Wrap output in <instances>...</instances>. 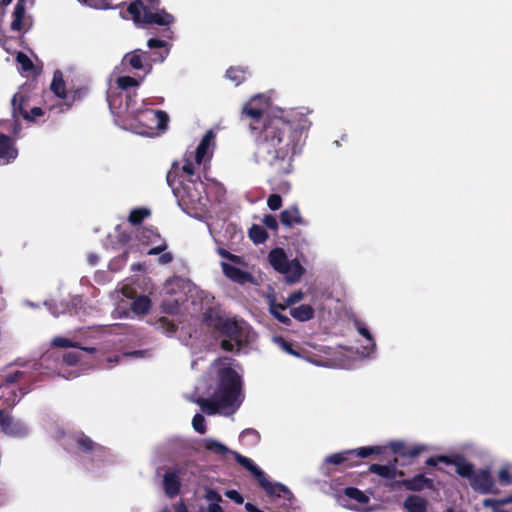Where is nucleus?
Instances as JSON below:
<instances>
[{
  "label": "nucleus",
  "mask_w": 512,
  "mask_h": 512,
  "mask_svg": "<svg viewBox=\"0 0 512 512\" xmlns=\"http://www.w3.org/2000/svg\"><path fill=\"white\" fill-rule=\"evenodd\" d=\"M53 345L60 348H68L75 346L70 339L64 337H56L53 340Z\"/></svg>",
  "instance_id": "59"
},
{
  "label": "nucleus",
  "mask_w": 512,
  "mask_h": 512,
  "mask_svg": "<svg viewBox=\"0 0 512 512\" xmlns=\"http://www.w3.org/2000/svg\"><path fill=\"white\" fill-rule=\"evenodd\" d=\"M192 426L195 429V431H197L200 434H204L206 432L205 417L200 413L195 414L192 419Z\"/></svg>",
  "instance_id": "47"
},
{
  "label": "nucleus",
  "mask_w": 512,
  "mask_h": 512,
  "mask_svg": "<svg viewBox=\"0 0 512 512\" xmlns=\"http://www.w3.org/2000/svg\"><path fill=\"white\" fill-rule=\"evenodd\" d=\"M77 447L84 453L95 454L97 456H103L105 448L100 444L94 442L90 437L85 434H81L77 439Z\"/></svg>",
  "instance_id": "21"
},
{
  "label": "nucleus",
  "mask_w": 512,
  "mask_h": 512,
  "mask_svg": "<svg viewBox=\"0 0 512 512\" xmlns=\"http://www.w3.org/2000/svg\"><path fill=\"white\" fill-rule=\"evenodd\" d=\"M268 260L277 272H283L289 262L285 251L282 248H274L269 252Z\"/></svg>",
  "instance_id": "24"
},
{
  "label": "nucleus",
  "mask_w": 512,
  "mask_h": 512,
  "mask_svg": "<svg viewBox=\"0 0 512 512\" xmlns=\"http://www.w3.org/2000/svg\"><path fill=\"white\" fill-rule=\"evenodd\" d=\"M139 241L145 245L157 244L162 238L158 232L151 228H142L138 234Z\"/></svg>",
  "instance_id": "37"
},
{
  "label": "nucleus",
  "mask_w": 512,
  "mask_h": 512,
  "mask_svg": "<svg viewBox=\"0 0 512 512\" xmlns=\"http://www.w3.org/2000/svg\"><path fill=\"white\" fill-rule=\"evenodd\" d=\"M231 454L234 456L236 462L248 470L256 479L257 482L263 479L264 471H262L250 458H247L236 451H232Z\"/></svg>",
  "instance_id": "23"
},
{
  "label": "nucleus",
  "mask_w": 512,
  "mask_h": 512,
  "mask_svg": "<svg viewBox=\"0 0 512 512\" xmlns=\"http://www.w3.org/2000/svg\"><path fill=\"white\" fill-rule=\"evenodd\" d=\"M217 332L226 337L220 342L224 351L233 352L235 348L240 351L247 342L244 328L236 320L226 318Z\"/></svg>",
  "instance_id": "9"
},
{
  "label": "nucleus",
  "mask_w": 512,
  "mask_h": 512,
  "mask_svg": "<svg viewBox=\"0 0 512 512\" xmlns=\"http://www.w3.org/2000/svg\"><path fill=\"white\" fill-rule=\"evenodd\" d=\"M81 4L87 5L91 8L95 9H114L119 6L123 2H117L116 0H77Z\"/></svg>",
  "instance_id": "36"
},
{
  "label": "nucleus",
  "mask_w": 512,
  "mask_h": 512,
  "mask_svg": "<svg viewBox=\"0 0 512 512\" xmlns=\"http://www.w3.org/2000/svg\"><path fill=\"white\" fill-rule=\"evenodd\" d=\"M397 461V458H395L394 463L390 465L371 464L368 470L386 479H394L396 476L402 477L404 472L396 468Z\"/></svg>",
  "instance_id": "20"
},
{
  "label": "nucleus",
  "mask_w": 512,
  "mask_h": 512,
  "mask_svg": "<svg viewBox=\"0 0 512 512\" xmlns=\"http://www.w3.org/2000/svg\"><path fill=\"white\" fill-rule=\"evenodd\" d=\"M258 484L269 497H282L284 499L290 500L293 496L292 492L287 486L278 482L273 483L269 481L266 474H264L263 479L261 478Z\"/></svg>",
  "instance_id": "13"
},
{
  "label": "nucleus",
  "mask_w": 512,
  "mask_h": 512,
  "mask_svg": "<svg viewBox=\"0 0 512 512\" xmlns=\"http://www.w3.org/2000/svg\"><path fill=\"white\" fill-rule=\"evenodd\" d=\"M384 451L381 446H367L357 449L344 450L338 453L328 455L324 463L336 466H343L344 468L354 467L359 464L358 458H367L371 455H380Z\"/></svg>",
  "instance_id": "8"
},
{
  "label": "nucleus",
  "mask_w": 512,
  "mask_h": 512,
  "mask_svg": "<svg viewBox=\"0 0 512 512\" xmlns=\"http://www.w3.org/2000/svg\"><path fill=\"white\" fill-rule=\"evenodd\" d=\"M226 76L234 82L235 85H239L246 79V70L241 67H230L226 71Z\"/></svg>",
  "instance_id": "43"
},
{
  "label": "nucleus",
  "mask_w": 512,
  "mask_h": 512,
  "mask_svg": "<svg viewBox=\"0 0 512 512\" xmlns=\"http://www.w3.org/2000/svg\"><path fill=\"white\" fill-rule=\"evenodd\" d=\"M123 115H118L117 121L125 128H129L131 123L134 120V116L138 113V108H133L132 104H127L126 101L123 102Z\"/></svg>",
  "instance_id": "33"
},
{
  "label": "nucleus",
  "mask_w": 512,
  "mask_h": 512,
  "mask_svg": "<svg viewBox=\"0 0 512 512\" xmlns=\"http://www.w3.org/2000/svg\"><path fill=\"white\" fill-rule=\"evenodd\" d=\"M221 266L224 275L235 283L245 284L253 280V276L251 275V273L244 271L238 267H235L226 262H222Z\"/></svg>",
  "instance_id": "16"
},
{
  "label": "nucleus",
  "mask_w": 512,
  "mask_h": 512,
  "mask_svg": "<svg viewBox=\"0 0 512 512\" xmlns=\"http://www.w3.org/2000/svg\"><path fill=\"white\" fill-rule=\"evenodd\" d=\"M151 308V300L146 295H141L135 298L131 303V310L137 315H144L148 313Z\"/></svg>",
  "instance_id": "34"
},
{
  "label": "nucleus",
  "mask_w": 512,
  "mask_h": 512,
  "mask_svg": "<svg viewBox=\"0 0 512 512\" xmlns=\"http://www.w3.org/2000/svg\"><path fill=\"white\" fill-rule=\"evenodd\" d=\"M267 206L272 211H277L282 206V197L279 194H271L267 199Z\"/></svg>",
  "instance_id": "50"
},
{
  "label": "nucleus",
  "mask_w": 512,
  "mask_h": 512,
  "mask_svg": "<svg viewBox=\"0 0 512 512\" xmlns=\"http://www.w3.org/2000/svg\"><path fill=\"white\" fill-rule=\"evenodd\" d=\"M280 222L283 226L288 228L305 224V220L296 205L290 206L280 213Z\"/></svg>",
  "instance_id": "17"
},
{
  "label": "nucleus",
  "mask_w": 512,
  "mask_h": 512,
  "mask_svg": "<svg viewBox=\"0 0 512 512\" xmlns=\"http://www.w3.org/2000/svg\"><path fill=\"white\" fill-rule=\"evenodd\" d=\"M226 318L221 314L220 310L209 307L203 313V323L209 327L217 331L220 325Z\"/></svg>",
  "instance_id": "26"
},
{
  "label": "nucleus",
  "mask_w": 512,
  "mask_h": 512,
  "mask_svg": "<svg viewBox=\"0 0 512 512\" xmlns=\"http://www.w3.org/2000/svg\"><path fill=\"white\" fill-rule=\"evenodd\" d=\"M214 137H215V135H214L213 131L209 130L206 132V134L201 139L199 145L196 148V152H195V161L198 164H201L205 160V158L208 154V150L210 148L211 142Z\"/></svg>",
  "instance_id": "30"
},
{
  "label": "nucleus",
  "mask_w": 512,
  "mask_h": 512,
  "mask_svg": "<svg viewBox=\"0 0 512 512\" xmlns=\"http://www.w3.org/2000/svg\"><path fill=\"white\" fill-rule=\"evenodd\" d=\"M2 430L8 435L18 438L25 437L29 433L28 427L23 422L15 421L10 415L6 418Z\"/></svg>",
  "instance_id": "19"
},
{
  "label": "nucleus",
  "mask_w": 512,
  "mask_h": 512,
  "mask_svg": "<svg viewBox=\"0 0 512 512\" xmlns=\"http://www.w3.org/2000/svg\"><path fill=\"white\" fill-rule=\"evenodd\" d=\"M225 496L234 501L236 504H243L244 498L243 496L236 490H227L225 492Z\"/></svg>",
  "instance_id": "58"
},
{
  "label": "nucleus",
  "mask_w": 512,
  "mask_h": 512,
  "mask_svg": "<svg viewBox=\"0 0 512 512\" xmlns=\"http://www.w3.org/2000/svg\"><path fill=\"white\" fill-rule=\"evenodd\" d=\"M390 450L402 458H416L422 452L427 450V447L422 444L409 445L404 441H391L389 443Z\"/></svg>",
  "instance_id": "12"
},
{
  "label": "nucleus",
  "mask_w": 512,
  "mask_h": 512,
  "mask_svg": "<svg viewBox=\"0 0 512 512\" xmlns=\"http://www.w3.org/2000/svg\"><path fill=\"white\" fill-rule=\"evenodd\" d=\"M173 261V254L171 252H162L158 262L159 264L166 265Z\"/></svg>",
  "instance_id": "64"
},
{
  "label": "nucleus",
  "mask_w": 512,
  "mask_h": 512,
  "mask_svg": "<svg viewBox=\"0 0 512 512\" xmlns=\"http://www.w3.org/2000/svg\"><path fill=\"white\" fill-rule=\"evenodd\" d=\"M256 98L244 104L242 116L249 118L248 127L255 143L254 157L278 175H288L295 156L302 153L311 122L292 112L287 116L271 114L254 105Z\"/></svg>",
  "instance_id": "1"
},
{
  "label": "nucleus",
  "mask_w": 512,
  "mask_h": 512,
  "mask_svg": "<svg viewBox=\"0 0 512 512\" xmlns=\"http://www.w3.org/2000/svg\"><path fill=\"white\" fill-rule=\"evenodd\" d=\"M248 436H251L253 438L254 442H257L260 439L259 433L255 429H252V428H248V429L243 430L241 435H240L241 438H245V437H248Z\"/></svg>",
  "instance_id": "61"
},
{
  "label": "nucleus",
  "mask_w": 512,
  "mask_h": 512,
  "mask_svg": "<svg viewBox=\"0 0 512 512\" xmlns=\"http://www.w3.org/2000/svg\"><path fill=\"white\" fill-rule=\"evenodd\" d=\"M156 325L158 329L167 334H173L177 330V325L167 317H160Z\"/></svg>",
  "instance_id": "45"
},
{
  "label": "nucleus",
  "mask_w": 512,
  "mask_h": 512,
  "mask_svg": "<svg viewBox=\"0 0 512 512\" xmlns=\"http://www.w3.org/2000/svg\"><path fill=\"white\" fill-rule=\"evenodd\" d=\"M27 373L25 371H15L6 375L0 376V403L7 407H13L21 397L30 391L29 387L15 386L16 383L27 382Z\"/></svg>",
  "instance_id": "7"
},
{
  "label": "nucleus",
  "mask_w": 512,
  "mask_h": 512,
  "mask_svg": "<svg viewBox=\"0 0 512 512\" xmlns=\"http://www.w3.org/2000/svg\"><path fill=\"white\" fill-rule=\"evenodd\" d=\"M428 502L419 495H408L403 503L406 512H427Z\"/></svg>",
  "instance_id": "25"
},
{
  "label": "nucleus",
  "mask_w": 512,
  "mask_h": 512,
  "mask_svg": "<svg viewBox=\"0 0 512 512\" xmlns=\"http://www.w3.org/2000/svg\"><path fill=\"white\" fill-rule=\"evenodd\" d=\"M248 235L254 244H263L268 239V233L264 227L253 224L248 231Z\"/></svg>",
  "instance_id": "38"
},
{
  "label": "nucleus",
  "mask_w": 512,
  "mask_h": 512,
  "mask_svg": "<svg viewBox=\"0 0 512 512\" xmlns=\"http://www.w3.org/2000/svg\"><path fill=\"white\" fill-rule=\"evenodd\" d=\"M461 457H457L455 459L450 458L446 455H438L431 456L426 460V465L436 467L438 463H444L446 465H454L456 467V463H459Z\"/></svg>",
  "instance_id": "44"
},
{
  "label": "nucleus",
  "mask_w": 512,
  "mask_h": 512,
  "mask_svg": "<svg viewBox=\"0 0 512 512\" xmlns=\"http://www.w3.org/2000/svg\"><path fill=\"white\" fill-rule=\"evenodd\" d=\"M163 489L165 494L169 498H174L180 493L181 490V480L179 476V471L171 470L167 471L163 476Z\"/></svg>",
  "instance_id": "14"
},
{
  "label": "nucleus",
  "mask_w": 512,
  "mask_h": 512,
  "mask_svg": "<svg viewBox=\"0 0 512 512\" xmlns=\"http://www.w3.org/2000/svg\"><path fill=\"white\" fill-rule=\"evenodd\" d=\"M27 19L26 8L21 5H15L10 29L15 32H21L25 28Z\"/></svg>",
  "instance_id": "29"
},
{
  "label": "nucleus",
  "mask_w": 512,
  "mask_h": 512,
  "mask_svg": "<svg viewBox=\"0 0 512 512\" xmlns=\"http://www.w3.org/2000/svg\"><path fill=\"white\" fill-rule=\"evenodd\" d=\"M395 485L404 487L408 491L420 492L424 489H434V480L425 477V475L422 473H419L410 479H402L396 481Z\"/></svg>",
  "instance_id": "11"
},
{
  "label": "nucleus",
  "mask_w": 512,
  "mask_h": 512,
  "mask_svg": "<svg viewBox=\"0 0 512 512\" xmlns=\"http://www.w3.org/2000/svg\"><path fill=\"white\" fill-rule=\"evenodd\" d=\"M50 88L59 98H66V85L63 79V75L60 71H55Z\"/></svg>",
  "instance_id": "35"
},
{
  "label": "nucleus",
  "mask_w": 512,
  "mask_h": 512,
  "mask_svg": "<svg viewBox=\"0 0 512 512\" xmlns=\"http://www.w3.org/2000/svg\"><path fill=\"white\" fill-rule=\"evenodd\" d=\"M456 473L469 480L471 488L480 494H489L493 492L494 480L487 468L476 470L474 465L461 457L459 463H456Z\"/></svg>",
  "instance_id": "6"
},
{
  "label": "nucleus",
  "mask_w": 512,
  "mask_h": 512,
  "mask_svg": "<svg viewBox=\"0 0 512 512\" xmlns=\"http://www.w3.org/2000/svg\"><path fill=\"white\" fill-rule=\"evenodd\" d=\"M81 355L78 352H66L63 355V362L69 366L77 365L80 361Z\"/></svg>",
  "instance_id": "52"
},
{
  "label": "nucleus",
  "mask_w": 512,
  "mask_h": 512,
  "mask_svg": "<svg viewBox=\"0 0 512 512\" xmlns=\"http://www.w3.org/2000/svg\"><path fill=\"white\" fill-rule=\"evenodd\" d=\"M45 114L44 110L40 107H32L28 110L27 114H23V119L28 122H33L37 117H41Z\"/></svg>",
  "instance_id": "49"
},
{
  "label": "nucleus",
  "mask_w": 512,
  "mask_h": 512,
  "mask_svg": "<svg viewBox=\"0 0 512 512\" xmlns=\"http://www.w3.org/2000/svg\"><path fill=\"white\" fill-rule=\"evenodd\" d=\"M204 448L217 455H225L232 451L215 439H205Z\"/></svg>",
  "instance_id": "40"
},
{
  "label": "nucleus",
  "mask_w": 512,
  "mask_h": 512,
  "mask_svg": "<svg viewBox=\"0 0 512 512\" xmlns=\"http://www.w3.org/2000/svg\"><path fill=\"white\" fill-rule=\"evenodd\" d=\"M356 326H357V331L359 332V334H361L363 337H365L368 341H370L372 343L373 346H375V343H374V340H373V337L370 333V331L368 330L367 327L363 326L361 323L359 322H356Z\"/></svg>",
  "instance_id": "60"
},
{
  "label": "nucleus",
  "mask_w": 512,
  "mask_h": 512,
  "mask_svg": "<svg viewBox=\"0 0 512 512\" xmlns=\"http://www.w3.org/2000/svg\"><path fill=\"white\" fill-rule=\"evenodd\" d=\"M179 169L180 176L177 178V182L180 180H195V178L200 177L195 173L194 164L190 160H186L182 166L179 165Z\"/></svg>",
  "instance_id": "39"
},
{
  "label": "nucleus",
  "mask_w": 512,
  "mask_h": 512,
  "mask_svg": "<svg viewBox=\"0 0 512 512\" xmlns=\"http://www.w3.org/2000/svg\"><path fill=\"white\" fill-rule=\"evenodd\" d=\"M117 86L122 92H128L127 89L130 87L138 86L139 82L131 76H120L117 78Z\"/></svg>",
  "instance_id": "46"
},
{
  "label": "nucleus",
  "mask_w": 512,
  "mask_h": 512,
  "mask_svg": "<svg viewBox=\"0 0 512 512\" xmlns=\"http://www.w3.org/2000/svg\"><path fill=\"white\" fill-rule=\"evenodd\" d=\"M344 494L352 499L358 502L361 505H365L369 502V497L361 490H359L356 487H347L344 489Z\"/></svg>",
  "instance_id": "41"
},
{
  "label": "nucleus",
  "mask_w": 512,
  "mask_h": 512,
  "mask_svg": "<svg viewBox=\"0 0 512 512\" xmlns=\"http://www.w3.org/2000/svg\"><path fill=\"white\" fill-rule=\"evenodd\" d=\"M29 102L30 96L26 91L19 90L16 92L11 100L12 116L14 118H18V116L23 118V114H27L30 109Z\"/></svg>",
  "instance_id": "15"
},
{
  "label": "nucleus",
  "mask_w": 512,
  "mask_h": 512,
  "mask_svg": "<svg viewBox=\"0 0 512 512\" xmlns=\"http://www.w3.org/2000/svg\"><path fill=\"white\" fill-rule=\"evenodd\" d=\"M498 481L502 486H508L512 484V475L508 469L502 468L498 473Z\"/></svg>",
  "instance_id": "53"
},
{
  "label": "nucleus",
  "mask_w": 512,
  "mask_h": 512,
  "mask_svg": "<svg viewBox=\"0 0 512 512\" xmlns=\"http://www.w3.org/2000/svg\"><path fill=\"white\" fill-rule=\"evenodd\" d=\"M303 298V293L301 291H296V292H293L291 295H289V297L286 299L287 300V305H293L299 301H301Z\"/></svg>",
  "instance_id": "62"
},
{
  "label": "nucleus",
  "mask_w": 512,
  "mask_h": 512,
  "mask_svg": "<svg viewBox=\"0 0 512 512\" xmlns=\"http://www.w3.org/2000/svg\"><path fill=\"white\" fill-rule=\"evenodd\" d=\"M124 60L127 61L133 69L145 70L147 73L149 72L145 51L141 49H135L127 53Z\"/></svg>",
  "instance_id": "22"
},
{
  "label": "nucleus",
  "mask_w": 512,
  "mask_h": 512,
  "mask_svg": "<svg viewBox=\"0 0 512 512\" xmlns=\"http://www.w3.org/2000/svg\"><path fill=\"white\" fill-rule=\"evenodd\" d=\"M17 63L21 66L22 70L27 72L32 70L33 62L31 59L23 52H19L16 56Z\"/></svg>",
  "instance_id": "48"
},
{
  "label": "nucleus",
  "mask_w": 512,
  "mask_h": 512,
  "mask_svg": "<svg viewBox=\"0 0 512 512\" xmlns=\"http://www.w3.org/2000/svg\"><path fill=\"white\" fill-rule=\"evenodd\" d=\"M205 498L208 501H211L212 503H217V504H219V502L222 500L221 495L215 489H212V488L206 489Z\"/></svg>",
  "instance_id": "55"
},
{
  "label": "nucleus",
  "mask_w": 512,
  "mask_h": 512,
  "mask_svg": "<svg viewBox=\"0 0 512 512\" xmlns=\"http://www.w3.org/2000/svg\"><path fill=\"white\" fill-rule=\"evenodd\" d=\"M136 97H137L136 92H124V101H126L127 104H132L133 108H136V104H137Z\"/></svg>",
  "instance_id": "63"
},
{
  "label": "nucleus",
  "mask_w": 512,
  "mask_h": 512,
  "mask_svg": "<svg viewBox=\"0 0 512 512\" xmlns=\"http://www.w3.org/2000/svg\"><path fill=\"white\" fill-rule=\"evenodd\" d=\"M197 403L202 411L208 415H214L222 408L221 400L215 394L212 398H199Z\"/></svg>",
  "instance_id": "32"
},
{
  "label": "nucleus",
  "mask_w": 512,
  "mask_h": 512,
  "mask_svg": "<svg viewBox=\"0 0 512 512\" xmlns=\"http://www.w3.org/2000/svg\"><path fill=\"white\" fill-rule=\"evenodd\" d=\"M168 123L169 116L165 111L144 108L138 110L129 128L140 135L150 136L165 131Z\"/></svg>",
  "instance_id": "5"
},
{
  "label": "nucleus",
  "mask_w": 512,
  "mask_h": 512,
  "mask_svg": "<svg viewBox=\"0 0 512 512\" xmlns=\"http://www.w3.org/2000/svg\"><path fill=\"white\" fill-rule=\"evenodd\" d=\"M155 246L152 247L147 254L148 255H158L164 252L167 249V244L164 239H161Z\"/></svg>",
  "instance_id": "56"
},
{
  "label": "nucleus",
  "mask_w": 512,
  "mask_h": 512,
  "mask_svg": "<svg viewBox=\"0 0 512 512\" xmlns=\"http://www.w3.org/2000/svg\"><path fill=\"white\" fill-rule=\"evenodd\" d=\"M16 157L17 150L14 147L11 137L0 133V163H9Z\"/></svg>",
  "instance_id": "18"
},
{
  "label": "nucleus",
  "mask_w": 512,
  "mask_h": 512,
  "mask_svg": "<svg viewBox=\"0 0 512 512\" xmlns=\"http://www.w3.org/2000/svg\"><path fill=\"white\" fill-rule=\"evenodd\" d=\"M160 5V0H134L128 5L127 12L137 24L163 27L162 36L172 39L171 25L174 23V16L161 9Z\"/></svg>",
  "instance_id": "2"
},
{
  "label": "nucleus",
  "mask_w": 512,
  "mask_h": 512,
  "mask_svg": "<svg viewBox=\"0 0 512 512\" xmlns=\"http://www.w3.org/2000/svg\"><path fill=\"white\" fill-rule=\"evenodd\" d=\"M150 214H151V212L147 208H136L130 212L128 221L132 225H140L144 221L145 218L150 216Z\"/></svg>",
  "instance_id": "42"
},
{
  "label": "nucleus",
  "mask_w": 512,
  "mask_h": 512,
  "mask_svg": "<svg viewBox=\"0 0 512 512\" xmlns=\"http://www.w3.org/2000/svg\"><path fill=\"white\" fill-rule=\"evenodd\" d=\"M314 314L315 311L313 307L309 304H301L298 307L290 309V315L300 322H305L313 319Z\"/></svg>",
  "instance_id": "31"
},
{
  "label": "nucleus",
  "mask_w": 512,
  "mask_h": 512,
  "mask_svg": "<svg viewBox=\"0 0 512 512\" xmlns=\"http://www.w3.org/2000/svg\"><path fill=\"white\" fill-rule=\"evenodd\" d=\"M262 222L266 228H268L272 231L278 230L279 223L274 215H271V214L265 215Z\"/></svg>",
  "instance_id": "54"
},
{
  "label": "nucleus",
  "mask_w": 512,
  "mask_h": 512,
  "mask_svg": "<svg viewBox=\"0 0 512 512\" xmlns=\"http://www.w3.org/2000/svg\"><path fill=\"white\" fill-rule=\"evenodd\" d=\"M107 101L109 108L117 119L118 115H123V102H124V92L122 91H109L107 94Z\"/></svg>",
  "instance_id": "27"
},
{
  "label": "nucleus",
  "mask_w": 512,
  "mask_h": 512,
  "mask_svg": "<svg viewBox=\"0 0 512 512\" xmlns=\"http://www.w3.org/2000/svg\"><path fill=\"white\" fill-rule=\"evenodd\" d=\"M484 506L490 507L493 512H509L501 508V502L495 499H486L484 500Z\"/></svg>",
  "instance_id": "57"
},
{
  "label": "nucleus",
  "mask_w": 512,
  "mask_h": 512,
  "mask_svg": "<svg viewBox=\"0 0 512 512\" xmlns=\"http://www.w3.org/2000/svg\"><path fill=\"white\" fill-rule=\"evenodd\" d=\"M285 271L280 272L285 275L287 282L296 283L304 273V268L297 259L288 262Z\"/></svg>",
  "instance_id": "28"
},
{
  "label": "nucleus",
  "mask_w": 512,
  "mask_h": 512,
  "mask_svg": "<svg viewBox=\"0 0 512 512\" xmlns=\"http://www.w3.org/2000/svg\"><path fill=\"white\" fill-rule=\"evenodd\" d=\"M221 400L222 409L236 412L244 401L241 376L230 366L218 370V382L214 393Z\"/></svg>",
  "instance_id": "4"
},
{
  "label": "nucleus",
  "mask_w": 512,
  "mask_h": 512,
  "mask_svg": "<svg viewBox=\"0 0 512 512\" xmlns=\"http://www.w3.org/2000/svg\"><path fill=\"white\" fill-rule=\"evenodd\" d=\"M179 171V163L173 162L166 175L167 184L171 187L178 204L183 209H196L202 203L205 184L200 177L195 178V180H180L177 182V178L180 176Z\"/></svg>",
  "instance_id": "3"
},
{
  "label": "nucleus",
  "mask_w": 512,
  "mask_h": 512,
  "mask_svg": "<svg viewBox=\"0 0 512 512\" xmlns=\"http://www.w3.org/2000/svg\"><path fill=\"white\" fill-rule=\"evenodd\" d=\"M277 342L280 344L281 348L290 355L300 357V352L294 349V346L291 342L286 341L284 338L279 337Z\"/></svg>",
  "instance_id": "51"
},
{
  "label": "nucleus",
  "mask_w": 512,
  "mask_h": 512,
  "mask_svg": "<svg viewBox=\"0 0 512 512\" xmlns=\"http://www.w3.org/2000/svg\"><path fill=\"white\" fill-rule=\"evenodd\" d=\"M167 38H150L147 41L149 51H145L148 71L152 70L153 64L162 63L170 53L171 45Z\"/></svg>",
  "instance_id": "10"
}]
</instances>
